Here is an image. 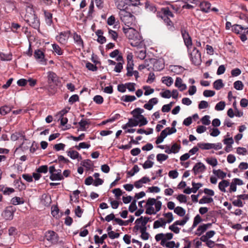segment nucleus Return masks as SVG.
<instances>
[{"mask_svg": "<svg viewBox=\"0 0 248 248\" xmlns=\"http://www.w3.org/2000/svg\"><path fill=\"white\" fill-rule=\"evenodd\" d=\"M36 171L38 173H46L48 171V167L47 165H42L36 169Z\"/></svg>", "mask_w": 248, "mask_h": 248, "instance_id": "44", "label": "nucleus"}, {"mask_svg": "<svg viewBox=\"0 0 248 248\" xmlns=\"http://www.w3.org/2000/svg\"><path fill=\"white\" fill-rule=\"evenodd\" d=\"M126 0H117L115 2L117 8L120 10V12L123 10L128 11L129 10V8L128 6L124 8L125 4L130 6V4H129L128 2H126Z\"/></svg>", "mask_w": 248, "mask_h": 248, "instance_id": "10", "label": "nucleus"}, {"mask_svg": "<svg viewBox=\"0 0 248 248\" xmlns=\"http://www.w3.org/2000/svg\"><path fill=\"white\" fill-rule=\"evenodd\" d=\"M225 107V103L224 101H220L215 106V109L217 111L222 110Z\"/></svg>", "mask_w": 248, "mask_h": 248, "instance_id": "46", "label": "nucleus"}, {"mask_svg": "<svg viewBox=\"0 0 248 248\" xmlns=\"http://www.w3.org/2000/svg\"><path fill=\"white\" fill-rule=\"evenodd\" d=\"M49 178L52 181L56 180H62L64 179L63 176L61 173V170H60V172L57 173H53L50 174Z\"/></svg>", "mask_w": 248, "mask_h": 248, "instance_id": "20", "label": "nucleus"}, {"mask_svg": "<svg viewBox=\"0 0 248 248\" xmlns=\"http://www.w3.org/2000/svg\"><path fill=\"white\" fill-rule=\"evenodd\" d=\"M160 94L162 97L165 98H170L171 96V92L169 90H166L164 92L161 93Z\"/></svg>", "mask_w": 248, "mask_h": 248, "instance_id": "63", "label": "nucleus"}, {"mask_svg": "<svg viewBox=\"0 0 248 248\" xmlns=\"http://www.w3.org/2000/svg\"><path fill=\"white\" fill-rule=\"evenodd\" d=\"M34 56L37 60H39L42 63L46 62V60L45 59V55L43 51L40 49L35 50L34 53Z\"/></svg>", "mask_w": 248, "mask_h": 248, "instance_id": "13", "label": "nucleus"}, {"mask_svg": "<svg viewBox=\"0 0 248 248\" xmlns=\"http://www.w3.org/2000/svg\"><path fill=\"white\" fill-rule=\"evenodd\" d=\"M65 145L63 143H60L59 144H56L54 145L53 146V148L57 151H59L60 150H64Z\"/></svg>", "mask_w": 248, "mask_h": 248, "instance_id": "62", "label": "nucleus"}, {"mask_svg": "<svg viewBox=\"0 0 248 248\" xmlns=\"http://www.w3.org/2000/svg\"><path fill=\"white\" fill-rule=\"evenodd\" d=\"M136 84L135 83L129 82L125 83L126 88H127L130 92H134L135 91Z\"/></svg>", "mask_w": 248, "mask_h": 248, "instance_id": "59", "label": "nucleus"}, {"mask_svg": "<svg viewBox=\"0 0 248 248\" xmlns=\"http://www.w3.org/2000/svg\"><path fill=\"white\" fill-rule=\"evenodd\" d=\"M244 28L240 25L235 24L232 26V31L236 33H239L240 31L243 30Z\"/></svg>", "mask_w": 248, "mask_h": 248, "instance_id": "54", "label": "nucleus"}, {"mask_svg": "<svg viewBox=\"0 0 248 248\" xmlns=\"http://www.w3.org/2000/svg\"><path fill=\"white\" fill-rule=\"evenodd\" d=\"M167 132L165 130H163L161 131L160 135L158 136L156 140H155V143L156 144H159V143L162 142L164 140V139L168 136Z\"/></svg>", "mask_w": 248, "mask_h": 248, "instance_id": "22", "label": "nucleus"}, {"mask_svg": "<svg viewBox=\"0 0 248 248\" xmlns=\"http://www.w3.org/2000/svg\"><path fill=\"white\" fill-rule=\"evenodd\" d=\"M93 100L97 104H101L104 101L103 97L99 95H97L94 96Z\"/></svg>", "mask_w": 248, "mask_h": 248, "instance_id": "56", "label": "nucleus"}, {"mask_svg": "<svg viewBox=\"0 0 248 248\" xmlns=\"http://www.w3.org/2000/svg\"><path fill=\"white\" fill-rule=\"evenodd\" d=\"M203 94L206 97H212L215 94V92L212 90H206L203 92Z\"/></svg>", "mask_w": 248, "mask_h": 248, "instance_id": "61", "label": "nucleus"}, {"mask_svg": "<svg viewBox=\"0 0 248 248\" xmlns=\"http://www.w3.org/2000/svg\"><path fill=\"white\" fill-rule=\"evenodd\" d=\"M206 168L205 165L201 163L198 162L194 166L192 170L194 174L196 175L199 172H202L206 170Z\"/></svg>", "mask_w": 248, "mask_h": 248, "instance_id": "11", "label": "nucleus"}, {"mask_svg": "<svg viewBox=\"0 0 248 248\" xmlns=\"http://www.w3.org/2000/svg\"><path fill=\"white\" fill-rule=\"evenodd\" d=\"M67 155L72 159H76L78 158L79 154L76 151L71 150L67 152Z\"/></svg>", "mask_w": 248, "mask_h": 248, "instance_id": "31", "label": "nucleus"}, {"mask_svg": "<svg viewBox=\"0 0 248 248\" xmlns=\"http://www.w3.org/2000/svg\"><path fill=\"white\" fill-rule=\"evenodd\" d=\"M108 34L109 36L115 41L118 38V33L114 31L108 29Z\"/></svg>", "mask_w": 248, "mask_h": 248, "instance_id": "60", "label": "nucleus"}, {"mask_svg": "<svg viewBox=\"0 0 248 248\" xmlns=\"http://www.w3.org/2000/svg\"><path fill=\"white\" fill-rule=\"evenodd\" d=\"M202 221V219L199 215H197L194 218V221L192 227L189 229L187 232H189L192 231V230L195 228L199 223Z\"/></svg>", "mask_w": 248, "mask_h": 248, "instance_id": "19", "label": "nucleus"}, {"mask_svg": "<svg viewBox=\"0 0 248 248\" xmlns=\"http://www.w3.org/2000/svg\"><path fill=\"white\" fill-rule=\"evenodd\" d=\"M154 162L151 160H146L144 163L142 165V167L144 169H147L151 168L154 165Z\"/></svg>", "mask_w": 248, "mask_h": 248, "instance_id": "58", "label": "nucleus"}, {"mask_svg": "<svg viewBox=\"0 0 248 248\" xmlns=\"http://www.w3.org/2000/svg\"><path fill=\"white\" fill-rule=\"evenodd\" d=\"M181 148L180 145H178L177 143H174L171 148L172 153L176 154L178 153Z\"/></svg>", "mask_w": 248, "mask_h": 248, "instance_id": "64", "label": "nucleus"}, {"mask_svg": "<svg viewBox=\"0 0 248 248\" xmlns=\"http://www.w3.org/2000/svg\"><path fill=\"white\" fill-rule=\"evenodd\" d=\"M234 88L237 90H242L244 88V84L240 80L236 81L233 83Z\"/></svg>", "mask_w": 248, "mask_h": 248, "instance_id": "43", "label": "nucleus"}, {"mask_svg": "<svg viewBox=\"0 0 248 248\" xmlns=\"http://www.w3.org/2000/svg\"><path fill=\"white\" fill-rule=\"evenodd\" d=\"M81 165L86 168L88 170H90L93 166V163L90 159H85L81 162Z\"/></svg>", "mask_w": 248, "mask_h": 248, "instance_id": "34", "label": "nucleus"}, {"mask_svg": "<svg viewBox=\"0 0 248 248\" xmlns=\"http://www.w3.org/2000/svg\"><path fill=\"white\" fill-rule=\"evenodd\" d=\"M43 12L45 17V21L46 24L48 26H51L53 23L52 20V14H51L48 11L46 10H43Z\"/></svg>", "mask_w": 248, "mask_h": 248, "instance_id": "14", "label": "nucleus"}, {"mask_svg": "<svg viewBox=\"0 0 248 248\" xmlns=\"http://www.w3.org/2000/svg\"><path fill=\"white\" fill-rule=\"evenodd\" d=\"M136 200H133L129 206L128 210L131 213L134 212L138 208L136 205Z\"/></svg>", "mask_w": 248, "mask_h": 248, "instance_id": "51", "label": "nucleus"}, {"mask_svg": "<svg viewBox=\"0 0 248 248\" xmlns=\"http://www.w3.org/2000/svg\"><path fill=\"white\" fill-rule=\"evenodd\" d=\"M168 158V155L163 154H158L156 155V159L159 162L164 161Z\"/></svg>", "mask_w": 248, "mask_h": 248, "instance_id": "47", "label": "nucleus"}, {"mask_svg": "<svg viewBox=\"0 0 248 248\" xmlns=\"http://www.w3.org/2000/svg\"><path fill=\"white\" fill-rule=\"evenodd\" d=\"M143 89L145 90L144 92V95L146 96L149 95L153 93L154 92V89L151 88L150 86H143Z\"/></svg>", "mask_w": 248, "mask_h": 248, "instance_id": "53", "label": "nucleus"}, {"mask_svg": "<svg viewBox=\"0 0 248 248\" xmlns=\"http://www.w3.org/2000/svg\"><path fill=\"white\" fill-rule=\"evenodd\" d=\"M140 118L139 120H138L139 126L141 127L147 124L148 123V121L147 120L146 118L143 115L140 116Z\"/></svg>", "mask_w": 248, "mask_h": 248, "instance_id": "52", "label": "nucleus"}, {"mask_svg": "<svg viewBox=\"0 0 248 248\" xmlns=\"http://www.w3.org/2000/svg\"><path fill=\"white\" fill-rule=\"evenodd\" d=\"M162 81L167 86H170L173 83V79L170 77H164L162 78Z\"/></svg>", "mask_w": 248, "mask_h": 248, "instance_id": "33", "label": "nucleus"}, {"mask_svg": "<svg viewBox=\"0 0 248 248\" xmlns=\"http://www.w3.org/2000/svg\"><path fill=\"white\" fill-rule=\"evenodd\" d=\"M11 203L13 205H18L24 203V200L18 197H15L11 199Z\"/></svg>", "mask_w": 248, "mask_h": 248, "instance_id": "32", "label": "nucleus"}, {"mask_svg": "<svg viewBox=\"0 0 248 248\" xmlns=\"http://www.w3.org/2000/svg\"><path fill=\"white\" fill-rule=\"evenodd\" d=\"M119 15L121 20L126 26L130 27L136 26V18L129 10H123L120 12Z\"/></svg>", "mask_w": 248, "mask_h": 248, "instance_id": "4", "label": "nucleus"}, {"mask_svg": "<svg viewBox=\"0 0 248 248\" xmlns=\"http://www.w3.org/2000/svg\"><path fill=\"white\" fill-rule=\"evenodd\" d=\"M213 173L216 175L218 178L220 179H224L226 176V173L223 172L220 169L217 170H213Z\"/></svg>", "mask_w": 248, "mask_h": 248, "instance_id": "26", "label": "nucleus"}, {"mask_svg": "<svg viewBox=\"0 0 248 248\" xmlns=\"http://www.w3.org/2000/svg\"><path fill=\"white\" fill-rule=\"evenodd\" d=\"M140 170V169L137 165H135L132 169L130 171L126 172L128 176H133L136 173H137Z\"/></svg>", "mask_w": 248, "mask_h": 248, "instance_id": "35", "label": "nucleus"}, {"mask_svg": "<svg viewBox=\"0 0 248 248\" xmlns=\"http://www.w3.org/2000/svg\"><path fill=\"white\" fill-rule=\"evenodd\" d=\"M78 124L80 126V129L81 130L85 131L86 130L85 126L86 125L89 124V123L86 120L82 119L78 123Z\"/></svg>", "mask_w": 248, "mask_h": 248, "instance_id": "48", "label": "nucleus"}, {"mask_svg": "<svg viewBox=\"0 0 248 248\" xmlns=\"http://www.w3.org/2000/svg\"><path fill=\"white\" fill-rule=\"evenodd\" d=\"M25 21L31 27L35 29L40 27V21L34 13V11L31 6L26 8V14L25 15Z\"/></svg>", "mask_w": 248, "mask_h": 248, "instance_id": "3", "label": "nucleus"}, {"mask_svg": "<svg viewBox=\"0 0 248 248\" xmlns=\"http://www.w3.org/2000/svg\"><path fill=\"white\" fill-rule=\"evenodd\" d=\"M181 34L183 38L185 44L186 46L188 51H189L190 48H192V40L189 36L188 32L186 30H181Z\"/></svg>", "mask_w": 248, "mask_h": 248, "instance_id": "8", "label": "nucleus"}, {"mask_svg": "<svg viewBox=\"0 0 248 248\" xmlns=\"http://www.w3.org/2000/svg\"><path fill=\"white\" fill-rule=\"evenodd\" d=\"M200 6L201 11L205 13H208L210 9L211 4L206 1H203L200 3Z\"/></svg>", "mask_w": 248, "mask_h": 248, "instance_id": "18", "label": "nucleus"}, {"mask_svg": "<svg viewBox=\"0 0 248 248\" xmlns=\"http://www.w3.org/2000/svg\"><path fill=\"white\" fill-rule=\"evenodd\" d=\"M86 67L90 71H96L98 69L97 67L95 64H93L90 62H87L86 63Z\"/></svg>", "mask_w": 248, "mask_h": 248, "instance_id": "39", "label": "nucleus"}, {"mask_svg": "<svg viewBox=\"0 0 248 248\" xmlns=\"http://www.w3.org/2000/svg\"><path fill=\"white\" fill-rule=\"evenodd\" d=\"M150 221V217H140V218L136 219L135 221L136 224H141L142 226H146L147 223Z\"/></svg>", "mask_w": 248, "mask_h": 248, "instance_id": "21", "label": "nucleus"}, {"mask_svg": "<svg viewBox=\"0 0 248 248\" xmlns=\"http://www.w3.org/2000/svg\"><path fill=\"white\" fill-rule=\"evenodd\" d=\"M52 48L54 51L58 55H61L63 53V51L61 48L57 44H54L52 45Z\"/></svg>", "mask_w": 248, "mask_h": 248, "instance_id": "42", "label": "nucleus"}, {"mask_svg": "<svg viewBox=\"0 0 248 248\" xmlns=\"http://www.w3.org/2000/svg\"><path fill=\"white\" fill-rule=\"evenodd\" d=\"M123 31L130 40V44L132 46L136 47L140 44L141 36L133 27H130L128 28H123Z\"/></svg>", "mask_w": 248, "mask_h": 248, "instance_id": "1", "label": "nucleus"}, {"mask_svg": "<svg viewBox=\"0 0 248 248\" xmlns=\"http://www.w3.org/2000/svg\"><path fill=\"white\" fill-rule=\"evenodd\" d=\"M16 208L13 206L7 207L4 211L2 212L1 216L6 220H11L14 217V214L15 212Z\"/></svg>", "mask_w": 248, "mask_h": 248, "instance_id": "7", "label": "nucleus"}, {"mask_svg": "<svg viewBox=\"0 0 248 248\" xmlns=\"http://www.w3.org/2000/svg\"><path fill=\"white\" fill-rule=\"evenodd\" d=\"M90 146V144L83 142L80 143L78 145H76L75 147L77 150H79L81 148H89Z\"/></svg>", "mask_w": 248, "mask_h": 248, "instance_id": "55", "label": "nucleus"}, {"mask_svg": "<svg viewBox=\"0 0 248 248\" xmlns=\"http://www.w3.org/2000/svg\"><path fill=\"white\" fill-rule=\"evenodd\" d=\"M206 161L213 167H215L217 165V160L216 158H207Z\"/></svg>", "mask_w": 248, "mask_h": 248, "instance_id": "49", "label": "nucleus"}, {"mask_svg": "<svg viewBox=\"0 0 248 248\" xmlns=\"http://www.w3.org/2000/svg\"><path fill=\"white\" fill-rule=\"evenodd\" d=\"M158 103V99L157 98H153L149 100L148 103L144 104L143 107L149 110H151L154 105Z\"/></svg>", "mask_w": 248, "mask_h": 248, "instance_id": "15", "label": "nucleus"}, {"mask_svg": "<svg viewBox=\"0 0 248 248\" xmlns=\"http://www.w3.org/2000/svg\"><path fill=\"white\" fill-rule=\"evenodd\" d=\"M174 212L180 217H184L186 214L185 210L180 206H177L174 209Z\"/></svg>", "mask_w": 248, "mask_h": 248, "instance_id": "28", "label": "nucleus"}, {"mask_svg": "<svg viewBox=\"0 0 248 248\" xmlns=\"http://www.w3.org/2000/svg\"><path fill=\"white\" fill-rule=\"evenodd\" d=\"M229 185L230 183L228 180H223L219 183L218 188L221 191L225 192L226 191L225 187Z\"/></svg>", "mask_w": 248, "mask_h": 248, "instance_id": "23", "label": "nucleus"}, {"mask_svg": "<svg viewBox=\"0 0 248 248\" xmlns=\"http://www.w3.org/2000/svg\"><path fill=\"white\" fill-rule=\"evenodd\" d=\"M206 231L205 225H201L199 226L195 232V234L198 236H201L204 232Z\"/></svg>", "mask_w": 248, "mask_h": 248, "instance_id": "38", "label": "nucleus"}, {"mask_svg": "<svg viewBox=\"0 0 248 248\" xmlns=\"http://www.w3.org/2000/svg\"><path fill=\"white\" fill-rule=\"evenodd\" d=\"M224 86L223 81L221 79H217L213 83V87L217 90H220Z\"/></svg>", "mask_w": 248, "mask_h": 248, "instance_id": "25", "label": "nucleus"}, {"mask_svg": "<svg viewBox=\"0 0 248 248\" xmlns=\"http://www.w3.org/2000/svg\"><path fill=\"white\" fill-rule=\"evenodd\" d=\"M150 61H153V69L155 71H159L162 70L164 65L160 61L155 59H150Z\"/></svg>", "mask_w": 248, "mask_h": 248, "instance_id": "12", "label": "nucleus"}, {"mask_svg": "<svg viewBox=\"0 0 248 248\" xmlns=\"http://www.w3.org/2000/svg\"><path fill=\"white\" fill-rule=\"evenodd\" d=\"M127 126L129 127L136 126L139 125V121L137 120L132 119L130 118L128 119V122L127 123Z\"/></svg>", "mask_w": 248, "mask_h": 248, "instance_id": "41", "label": "nucleus"}, {"mask_svg": "<svg viewBox=\"0 0 248 248\" xmlns=\"http://www.w3.org/2000/svg\"><path fill=\"white\" fill-rule=\"evenodd\" d=\"M157 16H166L173 17L174 15L170 11L168 7L162 8L160 11H157L156 13Z\"/></svg>", "mask_w": 248, "mask_h": 248, "instance_id": "9", "label": "nucleus"}, {"mask_svg": "<svg viewBox=\"0 0 248 248\" xmlns=\"http://www.w3.org/2000/svg\"><path fill=\"white\" fill-rule=\"evenodd\" d=\"M136 99L134 95H125L123 96L121 100L125 102H131L135 101Z\"/></svg>", "mask_w": 248, "mask_h": 248, "instance_id": "29", "label": "nucleus"}, {"mask_svg": "<svg viewBox=\"0 0 248 248\" xmlns=\"http://www.w3.org/2000/svg\"><path fill=\"white\" fill-rule=\"evenodd\" d=\"M213 202V199L211 197H207L206 196H203L201 199L199 201L200 204H204V203H209Z\"/></svg>", "mask_w": 248, "mask_h": 248, "instance_id": "37", "label": "nucleus"}, {"mask_svg": "<svg viewBox=\"0 0 248 248\" xmlns=\"http://www.w3.org/2000/svg\"><path fill=\"white\" fill-rule=\"evenodd\" d=\"M192 185L193 186L192 190L193 193H195L197 190L202 186V184L201 183H196L194 182H192Z\"/></svg>", "mask_w": 248, "mask_h": 248, "instance_id": "50", "label": "nucleus"}, {"mask_svg": "<svg viewBox=\"0 0 248 248\" xmlns=\"http://www.w3.org/2000/svg\"><path fill=\"white\" fill-rule=\"evenodd\" d=\"M146 9L150 11L155 13L156 11V8L154 4H151L148 1H146L145 6Z\"/></svg>", "mask_w": 248, "mask_h": 248, "instance_id": "45", "label": "nucleus"}, {"mask_svg": "<svg viewBox=\"0 0 248 248\" xmlns=\"http://www.w3.org/2000/svg\"><path fill=\"white\" fill-rule=\"evenodd\" d=\"M158 17L161 18L162 19H163L167 25V26L168 27V28L170 29L172 27H174L173 26V22L170 20V19L169 18V17L166 16H157Z\"/></svg>", "mask_w": 248, "mask_h": 248, "instance_id": "27", "label": "nucleus"}, {"mask_svg": "<svg viewBox=\"0 0 248 248\" xmlns=\"http://www.w3.org/2000/svg\"><path fill=\"white\" fill-rule=\"evenodd\" d=\"M45 237L48 241H49L52 244H57L59 239L58 234L51 230L46 231Z\"/></svg>", "mask_w": 248, "mask_h": 248, "instance_id": "6", "label": "nucleus"}, {"mask_svg": "<svg viewBox=\"0 0 248 248\" xmlns=\"http://www.w3.org/2000/svg\"><path fill=\"white\" fill-rule=\"evenodd\" d=\"M190 60L195 65H199L201 62V55L199 50L196 47L193 48L192 51L189 53Z\"/></svg>", "mask_w": 248, "mask_h": 248, "instance_id": "5", "label": "nucleus"}, {"mask_svg": "<svg viewBox=\"0 0 248 248\" xmlns=\"http://www.w3.org/2000/svg\"><path fill=\"white\" fill-rule=\"evenodd\" d=\"M73 38L75 42L79 46L82 48L84 47V43L80 35L78 34L76 32H75L73 35Z\"/></svg>", "mask_w": 248, "mask_h": 248, "instance_id": "17", "label": "nucleus"}, {"mask_svg": "<svg viewBox=\"0 0 248 248\" xmlns=\"http://www.w3.org/2000/svg\"><path fill=\"white\" fill-rule=\"evenodd\" d=\"M170 68L171 72L178 75L181 74L185 70L184 68L179 65H171Z\"/></svg>", "mask_w": 248, "mask_h": 248, "instance_id": "16", "label": "nucleus"}, {"mask_svg": "<svg viewBox=\"0 0 248 248\" xmlns=\"http://www.w3.org/2000/svg\"><path fill=\"white\" fill-rule=\"evenodd\" d=\"M47 90L49 94H54L57 91V87L60 86L61 80L57 74L52 71H48L47 73Z\"/></svg>", "mask_w": 248, "mask_h": 248, "instance_id": "2", "label": "nucleus"}, {"mask_svg": "<svg viewBox=\"0 0 248 248\" xmlns=\"http://www.w3.org/2000/svg\"><path fill=\"white\" fill-rule=\"evenodd\" d=\"M11 108L8 106H4L0 108V114L2 115H5L10 112Z\"/></svg>", "mask_w": 248, "mask_h": 248, "instance_id": "36", "label": "nucleus"}, {"mask_svg": "<svg viewBox=\"0 0 248 248\" xmlns=\"http://www.w3.org/2000/svg\"><path fill=\"white\" fill-rule=\"evenodd\" d=\"M209 118V115H205L201 119V121L203 124L208 125L210 124Z\"/></svg>", "mask_w": 248, "mask_h": 248, "instance_id": "57", "label": "nucleus"}, {"mask_svg": "<svg viewBox=\"0 0 248 248\" xmlns=\"http://www.w3.org/2000/svg\"><path fill=\"white\" fill-rule=\"evenodd\" d=\"M198 146L202 150H209L214 147V143H198Z\"/></svg>", "mask_w": 248, "mask_h": 248, "instance_id": "24", "label": "nucleus"}, {"mask_svg": "<svg viewBox=\"0 0 248 248\" xmlns=\"http://www.w3.org/2000/svg\"><path fill=\"white\" fill-rule=\"evenodd\" d=\"M120 118V115L119 114H116L113 117L110 119H107L105 121H103L102 122V124H105L108 122H113L116 120H117Z\"/></svg>", "mask_w": 248, "mask_h": 248, "instance_id": "40", "label": "nucleus"}, {"mask_svg": "<svg viewBox=\"0 0 248 248\" xmlns=\"http://www.w3.org/2000/svg\"><path fill=\"white\" fill-rule=\"evenodd\" d=\"M108 237L107 234H104L101 237H99L97 235H95L94 237V242L96 244H102L104 242V240Z\"/></svg>", "mask_w": 248, "mask_h": 248, "instance_id": "30", "label": "nucleus"}]
</instances>
